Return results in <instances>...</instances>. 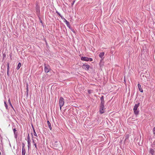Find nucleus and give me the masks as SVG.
I'll use <instances>...</instances> for the list:
<instances>
[{"label": "nucleus", "instance_id": "obj_1", "mask_svg": "<svg viewBox=\"0 0 155 155\" xmlns=\"http://www.w3.org/2000/svg\"><path fill=\"white\" fill-rule=\"evenodd\" d=\"M60 145L59 142L58 141H55L52 144V147L55 149H58Z\"/></svg>", "mask_w": 155, "mask_h": 155}, {"label": "nucleus", "instance_id": "obj_2", "mask_svg": "<svg viewBox=\"0 0 155 155\" xmlns=\"http://www.w3.org/2000/svg\"><path fill=\"white\" fill-rule=\"evenodd\" d=\"M64 104V98L61 97L59 99V106L60 110L61 109V107H62Z\"/></svg>", "mask_w": 155, "mask_h": 155}, {"label": "nucleus", "instance_id": "obj_3", "mask_svg": "<svg viewBox=\"0 0 155 155\" xmlns=\"http://www.w3.org/2000/svg\"><path fill=\"white\" fill-rule=\"evenodd\" d=\"M81 60L82 61H93V59L91 58H88L87 57H82L81 58Z\"/></svg>", "mask_w": 155, "mask_h": 155}, {"label": "nucleus", "instance_id": "obj_4", "mask_svg": "<svg viewBox=\"0 0 155 155\" xmlns=\"http://www.w3.org/2000/svg\"><path fill=\"white\" fill-rule=\"evenodd\" d=\"M104 104H100L99 112L100 114H102L104 113Z\"/></svg>", "mask_w": 155, "mask_h": 155}, {"label": "nucleus", "instance_id": "obj_5", "mask_svg": "<svg viewBox=\"0 0 155 155\" xmlns=\"http://www.w3.org/2000/svg\"><path fill=\"white\" fill-rule=\"evenodd\" d=\"M45 66V68H44V70L45 71V73H48V72L50 70V67L48 65H46V64H44Z\"/></svg>", "mask_w": 155, "mask_h": 155}, {"label": "nucleus", "instance_id": "obj_6", "mask_svg": "<svg viewBox=\"0 0 155 155\" xmlns=\"http://www.w3.org/2000/svg\"><path fill=\"white\" fill-rule=\"evenodd\" d=\"M82 67L83 69H84L85 70H88L90 68V66L88 65L84 64L82 66Z\"/></svg>", "mask_w": 155, "mask_h": 155}, {"label": "nucleus", "instance_id": "obj_7", "mask_svg": "<svg viewBox=\"0 0 155 155\" xmlns=\"http://www.w3.org/2000/svg\"><path fill=\"white\" fill-rule=\"evenodd\" d=\"M14 134V137L15 138H17L18 137V133L17 130L16 128H14L13 129Z\"/></svg>", "mask_w": 155, "mask_h": 155}, {"label": "nucleus", "instance_id": "obj_8", "mask_svg": "<svg viewBox=\"0 0 155 155\" xmlns=\"http://www.w3.org/2000/svg\"><path fill=\"white\" fill-rule=\"evenodd\" d=\"M63 19H64V21L66 23L67 26L70 29L71 26L69 23V22L68 21L65 19L64 18H63Z\"/></svg>", "mask_w": 155, "mask_h": 155}, {"label": "nucleus", "instance_id": "obj_9", "mask_svg": "<svg viewBox=\"0 0 155 155\" xmlns=\"http://www.w3.org/2000/svg\"><path fill=\"white\" fill-rule=\"evenodd\" d=\"M101 101V104H104L105 101L104 99V97L103 96H102L100 98Z\"/></svg>", "mask_w": 155, "mask_h": 155}, {"label": "nucleus", "instance_id": "obj_10", "mask_svg": "<svg viewBox=\"0 0 155 155\" xmlns=\"http://www.w3.org/2000/svg\"><path fill=\"white\" fill-rule=\"evenodd\" d=\"M104 52H101L99 54V56L101 58V61H102V60L103 59V57L104 56Z\"/></svg>", "mask_w": 155, "mask_h": 155}, {"label": "nucleus", "instance_id": "obj_11", "mask_svg": "<svg viewBox=\"0 0 155 155\" xmlns=\"http://www.w3.org/2000/svg\"><path fill=\"white\" fill-rule=\"evenodd\" d=\"M140 106V103H139L138 104H135L134 106V108H133V110H137L138 107Z\"/></svg>", "mask_w": 155, "mask_h": 155}, {"label": "nucleus", "instance_id": "obj_12", "mask_svg": "<svg viewBox=\"0 0 155 155\" xmlns=\"http://www.w3.org/2000/svg\"><path fill=\"white\" fill-rule=\"evenodd\" d=\"M137 86L140 91L142 93L143 92V91L142 88L141 87V85L139 84H138L137 85Z\"/></svg>", "mask_w": 155, "mask_h": 155}, {"label": "nucleus", "instance_id": "obj_13", "mask_svg": "<svg viewBox=\"0 0 155 155\" xmlns=\"http://www.w3.org/2000/svg\"><path fill=\"white\" fill-rule=\"evenodd\" d=\"M154 152L155 151L153 149H150L149 153L151 154V155H153L154 154Z\"/></svg>", "mask_w": 155, "mask_h": 155}, {"label": "nucleus", "instance_id": "obj_14", "mask_svg": "<svg viewBox=\"0 0 155 155\" xmlns=\"http://www.w3.org/2000/svg\"><path fill=\"white\" fill-rule=\"evenodd\" d=\"M26 96L28 97V92H29V90H28V84H27L26 85Z\"/></svg>", "mask_w": 155, "mask_h": 155}, {"label": "nucleus", "instance_id": "obj_15", "mask_svg": "<svg viewBox=\"0 0 155 155\" xmlns=\"http://www.w3.org/2000/svg\"><path fill=\"white\" fill-rule=\"evenodd\" d=\"M8 103L10 105V106L11 107H12V109L14 110H15L14 108H13V107L12 104V103H11V101H10V98H9L8 100Z\"/></svg>", "mask_w": 155, "mask_h": 155}, {"label": "nucleus", "instance_id": "obj_16", "mask_svg": "<svg viewBox=\"0 0 155 155\" xmlns=\"http://www.w3.org/2000/svg\"><path fill=\"white\" fill-rule=\"evenodd\" d=\"M47 123L48 126V127L51 130H52V127L51 126V124L49 121H47Z\"/></svg>", "mask_w": 155, "mask_h": 155}, {"label": "nucleus", "instance_id": "obj_17", "mask_svg": "<svg viewBox=\"0 0 155 155\" xmlns=\"http://www.w3.org/2000/svg\"><path fill=\"white\" fill-rule=\"evenodd\" d=\"M134 113L135 115H137L139 114V110H134Z\"/></svg>", "mask_w": 155, "mask_h": 155}, {"label": "nucleus", "instance_id": "obj_18", "mask_svg": "<svg viewBox=\"0 0 155 155\" xmlns=\"http://www.w3.org/2000/svg\"><path fill=\"white\" fill-rule=\"evenodd\" d=\"M26 153L25 149H22V155H25Z\"/></svg>", "mask_w": 155, "mask_h": 155}, {"label": "nucleus", "instance_id": "obj_19", "mask_svg": "<svg viewBox=\"0 0 155 155\" xmlns=\"http://www.w3.org/2000/svg\"><path fill=\"white\" fill-rule=\"evenodd\" d=\"M21 66V64L20 63H19L18 64V66L16 68V69H17L18 70L20 68Z\"/></svg>", "mask_w": 155, "mask_h": 155}, {"label": "nucleus", "instance_id": "obj_20", "mask_svg": "<svg viewBox=\"0 0 155 155\" xmlns=\"http://www.w3.org/2000/svg\"><path fill=\"white\" fill-rule=\"evenodd\" d=\"M4 104H5V107L6 109L7 110H8V105L5 101H4Z\"/></svg>", "mask_w": 155, "mask_h": 155}, {"label": "nucleus", "instance_id": "obj_21", "mask_svg": "<svg viewBox=\"0 0 155 155\" xmlns=\"http://www.w3.org/2000/svg\"><path fill=\"white\" fill-rule=\"evenodd\" d=\"M36 11L37 12H39L40 11L39 9V6H38L37 5L36 6Z\"/></svg>", "mask_w": 155, "mask_h": 155}, {"label": "nucleus", "instance_id": "obj_22", "mask_svg": "<svg viewBox=\"0 0 155 155\" xmlns=\"http://www.w3.org/2000/svg\"><path fill=\"white\" fill-rule=\"evenodd\" d=\"M31 141V140L30 139L29 134H28V136H27V141Z\"/></svg>", "mask_w": 155, "mask_h": 155}, {"label": "nucleus", "instance_id": "obj_23", "mask_svg": "<svg viewBox=\"0 0 155 155\" xmlns=\"http://www.w3.org/2000/svg\"><path fill=\"white\" fill-rule=\"evenodd\" d=\"M31 136H32V142H33V143L34 144V143H35V142L34 141V140L33 139V136L32 133L31 134Z\"/></svg>", "mask_w": 155, "mask_h": 155}, {"label": "nucleus", "instance_id": "obj_24", "mask_svg": "<svg viewBox=\"0 0 155 155\" xmlns=\"http://www.w3.org/2000/svg\"><path fill=\"white\" fill-rule=\"evenodd\" d=\"M2 56H3V58L4 59V58H5V57H6V54L5 53H3Z\"/></svg>", "mask_w": 155, "mask_h": 155}, {"label": "nucleus", "instance_id": "obj_25", "mask_svg": "<svg viewBox=\"0 0 155 155\" xmlns=\"http://www.w3.org/2000/svg\"><path fill=\"white\" fill-rule=\"evenodd\" d=\"M7 70H9V63L8 62L7 63Z\"/></svg>", "mask_w": 155, "mask_h": 155}, {"label": "nucleus", "instance_id": "obj_26", "mask_svg": "<svg viewBox=\"0 0 155 155\" xmlns=\"http://www.w3.org/2000/svg\"><path fill=\"white\" fill-rule=\"evenodd\" d=\"M33 132H34V136L36 137H37V135L35 132V130H34V131Z\"/></svg>", "mask_w": 155, "mask_h": 155}, {"label": "nucleus", "instance_id": "obj_27", "mask_svg": "<svg viewBox=\"0 0 155 155\" xmlns=\"http://www.w3.org/2000/svg\"><path fill=\"white\" fill-rule=\"evenodd\" d=\"M153 134L155 135V127L153 128Z\"/></svg>", "mask_w": 155, "mask_h": 155}, {"label": "nucleus", "instance_id": "obj_28", "mask_svg": "<svg viewBox=\"0 0 155 155\" xmlns=\"http://www.w3.org/2000/svg\"><path fill=\"white\" fill-rule=\"evenodd\" d=\"M56 13H57L60 16L61 15L58 11H56Z\"/></svg>", "mask_w": 155, "mask_h": 155}, {"label": "nucleus", "instance_id": "obj_29", "mask_svg": "<svg viewBox=\"0 0 155 155\" xmlns=\"http://www.w3.org/2000/svg\"><path fill=\"white\" fill-rule=\"evenodd\" d=\"M92 91L91 90H88V92L89 94H90L91 93Z\"/></svg>", "mask_w": 155, "mask_h": 155}, {"label": "nucleus", "instance_id": "obj_30", "mask_svg": "<svg viewBox=\"0 0 155 155\" xmlns=\"http://www.w3.org/2000/svg\"><path fill=\"white\" fill-rule=\"evenodd\" d=\"M129 137V135H127L126 136L125 140L128 139Z\"/></svg>", "mask_w": 155, "mask_h": 155}, {"label": "nucleus", "instance_id": "obj_31", "mask_svg": "<svg viewBox=\"0 0 155 155\" xmlns=\"http://www.w3.org/2000/svg\"><path fill=\"white\" fill-rule=\"evenodd\" d=\"M25 144L24 143H22V149H25Z\"/></svg>", "mask_w": 155, "mask_h": 155}, {"label": "nucleus", "instance_id": "obj_32", "mask_svg": "<svg viewBox=\"0 0 155 155\" xmlns=\"http://www.w3.org/2000/svg\"><path fill=\"white\" fill-rule=\"evenodd\" d=\"M31 141H28V145H31Z\"/></svg>", "mask_w": 155, "mask_h": 155}, {"label": "nucleus", "instance_id": "obj_33", "mask_svg": "<svg viewBox=\"0 0 155 155\" xmlns=\"http://www.w3.org/2000/svg\"><path fill=\"white\" fill-rule=\"evenodd\" d=\"M34 145L36 149H37V145H36V143H34Z\"/></svg>", "mask_w": 155, "mask_h": 155}, {"label": "nucleus", "instance_id": "obj_34", "mask_svg": "<svg viewBox=\"0 0 155 155\" xmlns=\"http://www.w3.org/2000/svg\"><path fill=\"white\" fill-rule=\"evenodd\" d=\"M75 1H73L72 3H71V5L72 6H73V5L75 2Z\"/></svg>", "mask_w": 155, "mask_h": 155}, {"label": "nucleus", "instance_id": "obj_35", "mask_svg": "<svg viewBox=\"0 0 155 155\" xmlns=\"http://www.w3.org/2000/svg\"><path fill=\"white\" fill-rule=\"evenodd\" d=\"M7 75H8V76H9V70H7Z\"/></svg>", "mask_w": 155, "mask_h": 155}, {"label": "nucleus", "instance_id": "obj_36", "mask_svg": "<svg viewBox=\"0 0 155 155\" xmlns=\"http://www.w3.org/2000/svg\"><path fill=\"white\" fill-rule=\"evenodd\" d=\"M32 128L33 129V131H34V130H35L34 128V127H33V125H32Z\"/></svg>", "mask_w": 155, "mask_h": 155}, {"label": "nucleus", "instance_id": "obj_37", "mask_svg": "<svg viewBox=\"0 0 155 155\" xmlns=\"http://www.w3.org/2000/svg\"><path fill=\"white\" fill-rule=\"evenodd\" d=\"M39 19L40 20V22L42 24H43V22L42 21V20L40 18H39Z\"/></svg>", "mask_w": 155, "mask_h": 155}, {"label": "nucleus", "instance_id": "obj_38", "mask_svg": "<svg viewBox=\"0 0 155 155\" xmlns=\"http://www.w3.org/2000/svg\"><path fill=\"white\" fill-rule=\"evenodd\" d=\"M71 30L74 33H75V31L74 29H72V30Z\"/></svg>", "mask_w": 155, "mask_h": 155}, {"label": "nucleus", "instance_id": "obj_39", "mask_svg": "<svg viewBox=\"0 0 155 155\" xmlns=\"http://www.w3.org/2000/svg\"><path fill=\"white\" fill-rule=\"evenodd\" d=\"M153 145H154V146L155 147V140L153 142Z\"/></svg>", "mask_w": 155, "mask_h": 155}, {"label": "nucleus", "instance_id": "obj_40", "mask_svg": "<svg viewBox=\"0 0 155 155\" xmlns=\"http://www.w3.org/2000/svg\"><path fill=\"white\" fill-rule=\"evenodd\" d=\"M60 17L62 19H63V18H64L63 17V16H62L61 15Z\"/></svg>", "mask_w": 155, "mask_h": 155}, {"label": "nucleus", "instance_id": "obj_41", "mask_svg": "<svg viewBox=\"0 0 155 155\" xmlns=\"http://www.w3.org/2000/svg\"><path fill=\"white\" fill-rule=\"evenodd\" d=\"M30 145H28V149H29V147H30Z\"/></svg>", "mask_w": 155, "mask_h": 155}, {"label": "nucleus", "instance_id": "obj_42", "mask_svg": "<svg viewBox=\"0 0 155 155\" xmlns=\"http://www.w3.org/2000/svg\"><path fill=\"white\" fill-rule=\"evenodd\" d=\"M142 74H143V73H141L140 76H141Z\"/></svg>", "mask_w": 155, "mask_h": 155}, {"label": "nucleus", "instance_id": "obj_43", "mask_svg": "<svg viewBox=\"0 0 155 155\" xmlns=\"http://www.w3.org/2000/svg\"><path fill=\"white\" fill-rule=\"evenodd\" d=\"M1 154V152L0 151V155Z\"/></svg>", "mask_w": 155, "mask_h": 155}, {"label": "nucleus", "instance_id": "obj_44", "mask_svg": "<svg viewBox=\"0 0 155 155\" xmlns=\"http://www.w3.org/2000/svg\"><path fill=\"white\" fill-rule=\"evenodd\" d=\"M144 75L143 74V77H144Z\"/></svg>", "mask_w": 155, "mask_h": 155}]
</instances>
